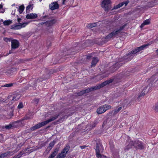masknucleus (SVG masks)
I'll use <instances>...</instances> for the list:
<instances>
[{"instance_id":"f257e3e1","label":"nucleus","mask_w":158,"mask_h":158,"mask_svg":"<svg viewBox=\"0 0 158 158\" xmlns=\"http://www.w3.org/2000/svg\"><path fill=\"white\" fill-rule=\"evenodd\" d=\"M58 116V115H56L54 117H52L47 120L39 123L35 125V126L31 127V130L33 131L35 129L39 128L55 120L57 118Z\"/></svg>"},{"instance_id":"f03ea898","label":"nucleus","mask_w":158,"mask_h":158,"mask_svg":"<svg viewBox=\"0 0 158 158\" xmlns=\"http://www.w3.org/2000/svg\"><path fill=\"white\" fill-rule=\"evenodd\" d=\"M132 146H134L138 149H142L143 148V146L142 143L136 140L134 142L131 141L130 143L126 147V148L128 150L131 148Z\"/></svg>"},{"instance_id":"7ed1b4c3","label":"nucleus","mask_w":158,"mask_h":158,"mask_svg":"<svg viewBox=\"0 0 158 158\" xmlns=\"http://www.w3.org/2000/svg\"><path fill=\"white\" fill-rule=\"evenodd\" d=\"M21 20V19L18 18V21L19 23L18 24H15L11 26V28L15 30L19 29L25 27L29 23H28L27 22L20 23Z\"/></svg>"},{"instance_id":"20e7f679","label":"nucleus","mask_w":158,"mask_h":158,"mask_svg":"<svg viewBox=\"0 0 158 158\" xmlns=\"http://www.w3.org/2000/svg\"><path fill=\"white\" fill-rule=\"evenodd\" d=\"M111 106L108 104H105L100 106L97 109V112L98 114L104 113L108 110L110 109Z\"/></svg>"},{"instance_id":"39448f33","label":"nucleus","mask_w":158,"mask_h":158,"mask_svg":"<svg viewBox=\"0 0 158 158\" xmlns=\"http://www.w3.org/2000/svg\"><path fill=\"white\" fill-rule=\"evenodd\" d=\"M69 147L67 146L59 154L56 158H64L69 150Z\"/></svg>"},{"instance_id":"423d86ee","label":"nucleus","mask_w":158,"mask_h":158,"mask_svg":"<svg viewBox=\"0 0 158 158\" xmlns=\"http://www.w3.org/2000/svg\"><path fill=\"white\" fill-rule=\"evenodd\" d=\"M111 3L110 0H102L101 6L105 10H108L109 5Z\"/></svg>"},{"instance_id":"0eeeda50","label":"nucleus","mask_w":158,"mask_h":158,"mask_svg":"<svg viewBox=\"0 0 158 158\" xmlns=\"http://www.w3.org/2000/svg\"><path fill=\"white\" fill-rule=\"evenodd\" d=\"M12 49H16L18 48L19 45V42L15 40H11Z\"/></svg>"},{"instance_id":"6e6552de","label":"nucleus","mask_w":158,"mask_h":158,"mask_svg":"<svg viewBox=\"0 0 158 158\" xmlns=\"http://www.w3.org/2000/svg\"><path fill=\"white\" fill-rule=\"evenodd\" d=\"M96 156L98 158H106V156L100 154L99 147L98 145H96Z\"/></svg>"},{"instance_id":"1a4fd4ad","label":"nucleus","mask_w":158,"mask_h":158,"mask_svg":"<svg viewBox=\"0 0 158 158\" xmlns=\"http://www.w3.org/2000/svg\"><path fill=\"white\" fill-rule=\"evenodd\" d=\"M120 30H114L111 33L109 34L107 37L108 38H110L114 36H116L118 35L120 33Z\"/></svg>"},{"instance_id":"9d476101","label":"nucleus","mask_w":158,"mask_h":158,"mask_svg":"<svg viewBox=\"0 0 158 158\" xmlns=\"http://www.w3.org/2000/svg\"><path fill=\"white\" fill-rule=\"evenodd\" d=\"M37 15L35 13H30L27 14L26 16V18L27 19H32L36 18Z\"/></svg>"},{"instance_id":"9b49d317","label":"nucleus","mask_w":158,"mask_h":158,"mask_svg":"<svg viewBox=\"0 0 158 158\" xmlns=\"http://www.w3.org/2000/svg\"><path fill=\"white\" fill-rule=\"evenodd\" d=\"M59 7V5L56 2H55L51 3L49 5V8L51 10H53L55 9H57Z\"/></svg>"},{"instance_id":"f8f14e48","label":"nucleus","mask_w":158,"mask_h":158,"mask_svg":"<svg viewBox=\"0 0 158 158\" xmlns=\"http://www.w3.org/2000/svg\"><path fill=\"white\" fill-rule=\"evenodd\" d=\"M34 5V3L32 1H30L28 5L26 7V11L29 12L30 10H32L33 8Z\"/></svg>"},{"instance_id":"ddd939ff","label":"nucleus","mask_w":158,"mask_h":158,"mask_svg":"<svg viewBox=\"0 0 158 158\" xmlns=\"http://www.w3.org/2000/svg\"><path fill=\"white\" fill-rule=\"evenodd\" d=\"M152 44L151 42H150L148 44H144L142 46L138 47L136 48L137 51H138L139 52L141 50H143L144 49V48H147L148 46Z\"/></svg>"},{"instance_id":"4468645a","label":"nucleus","mask_w":158,"mask_h":158,"mask_svg":"<svg viewBox=\"0 0 158 158\" xmlns=\"http://www.w3.org/2000/svg\"><path fill=\"white\" fill-rule=\"evenodd\" d=\"M112 81H105L103 83H102L101 85H99L97 87H95L94 88V89H99V88H100L102 87H103L105 85H107V84H109L110 82H112Z\"/></svg>"},{"instance_id":"2eb2a0df","label":"nucleus","mask_w":158,"mask_h":158,"mask_svg":"<svg viewBox=\"0 0 158 158\" xmlns=\"http://www.w3.org/2000/svg\"><path fill=\"white\" fill-rule=\"evenodd\" d=\"M122 108V106H119L117 107L114 110L112 111V113L114 114H117Z\"/></svg>"},{"instance_id":"dca6fc26","label":"nucleus","mask_w":158,"mask_h":158,"mask_svg":"<svg viewBox=\"0 0 158 158\" xmlns=\"http://www.w3.org/2000/svg\"><path fill=\"white\" fill-rule=\"evenodd\" d=\"M148 86L146 87L142 91V93L140 94V95H139V97L140 96H143L145 94H147V93L149 92V90L148 89Z\"/></svg>"},{"instance_id":"f3484780","label":"nucleus","mask_w":158,"mask_h":158,"mask_svg":"<svg viewBox=\"0 0 158 158\" xmlns=\"http://www.w3.org/2000/svg\"><path fill=\"white\" fill-rule=\"evenodd\" d=\"M148 86L146 87L142 91V93L140 94V95H139V97L140 96H143L145 94H147V93L149 92V90L148 89Z\"/></svg>"},{"instance_id":"a211bd4d","label":"nucleus","mask_w":158,"mask_h":158,"mask_svg":"<svg viewBox=\"0 0 158 158\" xmlns=\"http://www.w3.org/2000/svg\"><path fill=\"white\" fill-rule=\"evenodd\" d=\"M128 2L127 1L125 2H122L118 4V5L115 6L114 7L115 9H118L120 8L122 6H123L124 5H125V6H126L128 3Z\"/></svg>"},{"instance_id":"6ab92c4d","label":"nucleus","mask_w":158,"mask_h":158,"mask_svg":"<svg viewBox=\"0 0 158 158\" xmlns=\"http://www.w3.org/2000/svg\"><path fill=\"white\" fill-rule=\"evenodd\" d=\"M58 151V149H56L49 156L48 158H53L56 156Z\"/></svg>"},{"instance_id":"aec40b11","label":"nucleus","mask_w":158,"mask_h":158,"mask_svg":"<svg viewBox=\"0 0 158 158\" xmlns=\"http://www.w3.org/2000/svg\"><path fill=\"white\" fill-rule=\"evenodd\" d=\"M150 23V19H148L145 20L142 23L140 27L141 28H142L144 27V25H148Z\"/></svg>"},{"instance_id":"412c9836","label":"nucleus","mask_w":158,"mask_h":158,"mask_svg":"<svg viewBox=\"0 0 158 158\" xmlns=\"http://www.w3.org/2000/svg\"><path fill=\"white\" fill-rule=\"evenodd\" d=\"M98 60L97 57H95L93 58L91 66L92 67L94 66L97 63Z\"/></svg>"},{"instance_id":"4be33fe9","label":"nucleus","mask_w":158,"mask_h":158,"mask_svg":"<svg viewBox=\"0 0 158 158\" xmlns=\"http://www.w3.org/2000/svg\"><path fill=\"white\" fill-rule=\"evenodd\" d=\"M10 152H7L2 154L0 155V158H6L7 157L10 155Z\"/></svg>"},{"instance_id":"5701e85b","label":"nucleus","mask_w":158,"mask_h":158,"mask_svg":"<svg viewBox=\"0 0 158 158\" xmlns=\"http://www.w3.org/2000/svg\"><path fill=\"white\" fill-rule=\"evenodd\" d=\"M55 143V142L54 141H53L52 142H51L50 143V144H49V146L48 148V149H49V151H50L51 149L54 146Z\"/></svg>"},{"instance_id":"b1692460","label":"nucleus","mask_w":158,"mask_h":158,"mask_svg":"<svg viewBox=\"0 0 158 158\" xmlns=\"http://www.w3.org/2000/svg\"><path fill=\"white\" fill-rule=\"evenodd\" d=\"M12 23L11 20H6L3 22V24L4 25H8L11 24Z\"/></svg>"},{"instance_id":"393cba45","label":"nucleus","mask_w":158,"mask_h":158,"mask_svg":"<svg viewBox=\"0 0 158 158\" xmlns=\"http://www.w3.org/2000/svg\"><path fill=\"white\" fill-rule=\"evenodd\" d=\"M137 50L136 48L134 50H133L131 53H129L128 54V56H132V54H134L139 52V51H137Z\"/></svg>"},{"instance_id":"a878e982","label":"nucleus","mask_w":158,"mask_h":158,"mask_svg":"<svg viewBox=\"0 0 158 158\" xmlns=\"http://www.w3.org/2000/svg\"><path fill=\"white\" fill-rule=\"evenodd\" d=\"M24 9V6H23V5H22L21 6H19L18 10L20 13H21L23 11Z\"/></svg>"},{"instance_id":"bb28decb","label":"nucleus","mask_w":158,"mask_h":158,"mask_svg":"<svg viewBox=\"0 0 158 158\" xmlns=\"http://www.w3.org/2000/svg\"><path fill=\"white\" fill-rule=\"evenodd\" d=\"M20 95H15L12 99V100L14 101L18 100L20 98Z\"/></svg>"},{"instance_id":"cd10ccee","label":"nucleus","mask_w":158,"mask_h":158,"mask_svg":"<svg viewBox=\"0 0 158 158\" xmlns=\"http://www.w3.org/2000/svg\"><path fill=\"white\" fill-rule=\"evenodd\" d=\"M96 26V24L95 23H92L88 25V27L90 28H92Z\"/></svg>"},{"instance_id":"c85d7f7f","label":"nucleus","mask_w":158,"mask_h":158,"mask_svg":"<svg viewBox=\"0 0 158 158\" xmlns=\"http://www.w3.org/2000/svg\"><path fill=\"white\" fill-rule=\"evenodd\" d=\"M13 85L12 83H10L5 85L4 86L5 87H10Z\"/></svg>"},{"instance_id":"c756f323","label":"nucleus","mask_w":158,"mask_h":158,"mask_svg":"<svg viewBox=\"0 0 158 158\" xmlns=\"http://www.w3.org/2000/svg\"><path fill=\"white\" fill-rule=\"evenodd\" d=\"M23 107V105L22 103H20L18 106V107L19 109H21Z\"/></svg>"},{"instance_id":"7c9ffc66","label":"nucleus","mask_w":158,"mask_h":158,"mask_svg":"<svg viewBox=\"0 0 158 158\" xmlns=\"http://www.w3.org/2000/svg\"><path fill=\"white\" fill-rule=\"evenodd\" d=\"M155 110L157 112H158V103L155 105L154 107Z\"/></svg>"},{"instance_id":"2f4dec72","label":"nucleus","mask_w":158,"mask_h":158,"mask_svg":"<svg viewBox=\"0 0 158 158\" xmlns=\"http://www.w3.org/2000/svg\"><path fill=\"white\" fill-rule=\"evenodd\" d=\"M158 78H157V80L156 81V82H155V84L153 85L154 87L156 86V85H158Z\"/></svg>"},{"instance_id":"473e14b6","label":"nucleus","mask_w":158,"mask_h":158,"mask_svg":"<svg viewBox=\"0 0 158 158\" xmlns=\"http://www.w3.org/2000/svg\"><path fill=\"white\" fill-rule=\"evenodd\" d=\"M4 40L6 42H8V41H10V39L7 38H4Z\"/></svg>"},{"instance_id":"72a5a7b5","label":"nucleus","mask_w":158,"mask_h":158,"mask_svg":"<svg viewBox=\"0 0 158 158\" xmlns=\"http://www.w3.org/2000/svg\"><path fill=\"white\" fill-rule=\"evenodd\" d=\"M86 146H82L80 147L81 149H83L85 148Z\"/></svg>"},{"instance_id":"f704fd0d","label":"nucleus","mask_w":158,"mask_h":158,"mask_svg":"<svg viewBox=\"0 0 158 158\" xmlns=\"http://www.w3.org/2000/svg\"><path fill=\"white\" fill-rule=\"evenodd\" d=\"M23 154L22 153H20L19 154V155H20L19 156H18V158H19Z\"/></svg>"},{"instance_id":"c9c22d12","label":"nucleus","mask_w":158,"mask_h":158,"mask_svg":"<svg viewBox=\"0 0 158 158\" xmlns=\"http://www.w3.org/2000/svg\"><path fill=\"white\" fill-rule=\"evenodd\" d=\"M2 5L0 4V9H2Z\"/></svg>"},{"instance_id":"e433bc0d","label":"nucleus","mask_w":158,"mask_h":158,"mask_svg":"<svg viewBox=\"0 0 158 158\" xmlns=\"http://www.w3.org/2000/svg\"><path fill=\"white\" fill-rule=\"evenodd\" d=\"M66 0H63V4H64Z\"/></svg>"},{"instance_id":"4c0bfd02","label":"nucleus","mask_w":158,"mask_h":158,"mask_svg":"<svg viewBox=\"0 0 158 158\" xmlns=\"http://www.w3.org/2000/svg\"><path fill=\"white\" fill-rule=\"evenodd\" d=\"M9 126H6V128H9Z\"/></svg>"},{"instance_id":"58836bf2","label":"nucleus","mask_w":158,"mask_h":158,"mask_svg":"<svg viewBox=\"0 0 158 158\" xmlns=\"http://www.w3.org/2000/svg\"><path fill=\"white\" fill-rule=\"evenodd\" d=\"M154 76H153L151 78V79L152 80V79H153V78H154Z\"/></svg>"},{"instance_id":"ea45409f","label":"nucleus","mask_w":158,"mask_h":158,"mask_svg":"<svg viewBox=\"0 0 158 158\" xmlns=\"http://www.w3.org/2000/svg\"><path fill=\"white\" fill-rule=\"evenodd\" d=\"M44 23H45V22H44V23H40V24H44Z\"/></svg>"},{"instance_id":"a19ab883","label":"nucleus","mask_w":158,"mask_h":158,"mask_svg":"<svg viewBox=\"0 0 158 158\" xmlns=\"http://www.w3.org/2000/svg\"><path fill=\"white\" fill-rule=\"evenodd\" d=\"M156 52H157L158 53V49H157V50H156Z\"/></svg>"},{"instance_id":"79ce46f5","label":"nucleus","mask_w":158,"mask_h":158,"mask_svg":"<svg viewBox=\"0 0 158 158\" xmlns=\"http://www.w3.org/2000/svg\"><path fill=\"white\" fill-rule=\"evenodd\" d=\"M87 90V91H89L90 90V89H89V90L87 89V90Z\"/></svg>"},{"instance_id":"37998d69","label":"nucleus","mask_w":158,"mask_h":158,"mask_svg":"<svg viewBox=\"0 0 158 158\" xmlns=\"http://www.w3.org/2000/svg\"><path fill=\"white\" fill-rule=\"evenodd\" d=\"M158 89V88H157L156 89Z\"/></svg>"}]
</instances>
